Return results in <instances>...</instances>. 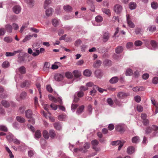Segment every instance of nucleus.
Listing matches in <instances>:
<instances>
[{
	"label": "nucleus",
	"mask_w": 158,
	"mask_h": 158,
	"mask_svg": "<svg viewBox=\"0 0 158 158\" xmlns=\"http://www.w3.org/2000/svg\"><path fill=\"white\" fill-rule=\"evenodd\" d=\"M129 95V94L125 93L123 92H120L117 95V97L120 99H123Z\"/></svg>",
	"instance_id": "nucleus-1"
},
{
	"label": "nucleus",
	"mask_w": 158,
	"mask_h": 158,
	"mask_svg": "<svg viewBox=\"0 0 158 158\" xmlns=\"http://www.w3.org/2000/svg\"><path fill=\"white\" fill-rule=\"evenodd\" d=\"M92 145L93 146L92 148L95 150L96 152H98L100 151V148H97L96 146L97 145L98 143V141L96 139L93 140L91 142Z\"/></svg>",
	"instance_id": "nucleus-2"
},
{
	"label": "nucleus",
	"mask_w": 158,
	"mask_h": 158,
	"mask_svg": "<svg viewBox=\"0 0 158 158\" xmlns=\"http://www.w3.org/2000/svg\"><path fill=\"white\" fill-rule=\"evenodd\" d=\"M123 10V7L121 6L119 4H116L114 7V10L117 14H120L121 13Z\"/></svg>",
	"instance_id": "nucleus-3"
},
{
	"label": "nucleus",
	"mask_w": 158,
	"mask_h": 158,
	"mask_svg": "<svg viewBox=\"0 0 158 158\" xmlns=\"http://www.w3.org/2000/svg\"><path fill=\"white\" fill-rule=\"evenodd\" d=\"M127 24L129 27L131 28H134L135 27V25L131 21V19L129 15H127Z\"/></svg>",
	"instance_id": "nucleus-4"
},
{
	"label": "nucleus",
	"mask_w": 158,
	"mask_h": 158,
	"mask_svg": "<svg viewBox=\"0 0 158 158\" xmlns=\"http://www.w3.org/2000/svg\"><path fill=\"white\" fill-rule=\"evenodd\" d=\"M20 53L18 56V62L20 63L24 61L25 59V53L23 52H19Z\"/></svg>",
	"instance_id": "nucleus-5"
},
{
	"label": "nucleus",
	"mask_w": 158,
	"mask_h": 158,
	"mask_svg": "<svg viewBox=\"0 0 158 158\" xmlns=\"http://www.w3.org/2000/svg\"><path fill=\"white\" fill-rule=\"evenodd\" d=\"M110 36V34L108 32H105L102 35L103 41L104 42H106L109 39Z\"/></svg>",
	"instance_id": "nucleus-6"
},
{
	"label": "nucleus",
	"mask_w": 158,
	"mask_h": 158,
	"mask_svg": "<svg viewBox=\"0 0 158 158\" xmlns=\"http://www.w3.org/2000/svg\"><path fill=\"white\" fill-rule=\"evenodd\" d=\"M120 144L118 146V150H120L121 148L122 147L123 145V143H121V142L120 140H117L116 141H114L112 142V145H117Z\"/></svg>",
	"instance_id": "nucleus-7"
},
{
	"label": "nucleus",
	"mask_w": 158,
	"mask_h": 158,
	"mask_svg": "<svg viewBox=\"0 0 158 158\" xmlns=\"http://www.w3.org/2000/svg\"><path fill=\"white\" fill-rule=\"evenodd\" d=\"M21 8L19 6L16 5L13 8V12L16 14H18L21 11Z\"/></svg>",
	"instance_id": "nucleus-8"
},
{
	"label": "nucleus",
	"mask_w": 158,
	"mask_h": 158,
	"mask_svg": "<svg viewBox=\"0 0 158 158\" xmlns=\"http://www.w3.org/2000/svg\"><path fill=\"white\" fill-rule=\"evenodd\" d=\"M21 50H19L17 51H15L13 52H6V56H11L15 55L16 54L20 52Z\"/></svg>",
	"instance_id": "nucleus-9"
},
{
	"label": "nucleus",
	"mask_w": 158,
	"mask_h": 158,
	"mask_svg": "<svg viewBox=\"0 0 158 158\" xmlns=\"http://www.w3.org/2000/svg\"><path fill=\"white\" fill-rule=\"evenodd\" d=\"M25 114L26 117L28 118L32 117L33 114L32 110L30 109L26 110L25 112Z\"/></svg>",
	"instance_id": "nucleus-10"
},
{
	"label": "nucleus",
	"mask_w": 158,
	"mask_h": 158,
	"mask_svg": "<svg viewBox=\"0 0 158 158\" xmlns=\"http://www.w3.org/2000/svg\"><path fill=\"white\" fill-rule=\"evenodd\" d=\"M127 152L129 154H131L135 152V148L134 147L130 146L128 147L127 151Z\"/></svg>",
	"instance_id": "nucleus-11"
},
{
	"label": "nucleus",
	"mask_w": 158,
	"mask_h": 158,
	"mask_svg": "<svg viewBox=\"0 0 158 158\" xmlns=\"http://www.w3.org/2000/svg\"><path fill=\"white\" fill-rule=\"evenodd\" d=\"M50 64L48 62H45L44 64L43 69L44 71L48 72L50 68Z\"/></svg>",
	"instance_id": "nucleus-12"
},
{
	"label": "nucleus",
	"mask_w": 158,
	"mask_h": 158,
	"mask_svg": "<svg viewBox=\"0 0 158 158\" xmlns=\"http://www.w3.org/2000/svg\"><path fill=\"white\" fill-rule=\"evenodd\" d=\"M102 63L100 60H97L94 62L93 66L95 68H98L101 65Z\"/></svg>",
	"instance_id": "nucleus-13"
},
{
	"label": "nucleus",
	"mask_w": 158,
	"mask_h": 158,
	"mask_svg": "<svg viewBox=\"0 0 158 158\" xmlns=\"http://www.w3.org/2000/svg\"><path fill=\"white\" fill-rule=\"evenodd\" d=\"M55 80L58 81H60L63 80V76L62 75L60 74H57L55 76Z\"/></svg>",
	"instance_id": "nucleus-14"
},
{
	"label": "nucleus",
	"mask_w": 158,
	"mask_h": 158,
	"mask_svg": "<svg viewBox=\"0 0 158 158\" xmlns=\"http://www.w3.org/2000/svg\"><path fill=\"white\" fill-rule=\"evenodd\" d=\"M95 76L98 78H100L102 76V73L100 70H97L95 72Z\"/></svg>",
	"instance_id": "nucleus-15"
},
{
	"label": "nucleus",
	"mask_w": 158,
	"mask_h": 158,
	"mask_svg": "<svg viewBox=\"0 0 158 158\" xmlns=\"http://www.w3.org/2000/svg\"><path fill=\"white\" fill-rule=\"evenodd\" d=\"M123 47L122 46H118L115 48V51L116 53L119 54L123 51Z\"/></svg>",
	"instance_id": "nucleus-16"
},
{
	"label": "nucleus",
	"mask_w": 158,
	"mask_h": 158,
	"mask_svg": "<svg viewBox=\"0 0 158 158\" xmlns=\"http://www.w3.org/2000/svg\"><path fill=\"white\" fill-rule=\"evenodd\" d=\"M5 28L7 32L10 33L12 32V27L11 25L9 24L6 25Z\"/></svg>",
	"instance_id": "nucleus-17"
},
{
	"label": "nucleus",
	"mask_w": 158,
	"mask_h": 158,
	"mask_svg": "<svg viewBox=\"0 0 158 158\" xmlns=\"http://www.w3.org/2000/svg\"><path fill=\"white\" fill-rule=\"evenodd\" d=\"M118 80V78L117 77H114L112 78L109 81L111 84H114L117 83Z\"/></svg>",
	"instance_id": "nucleus-18"
},
{
	"label": "nucleus",
	"mask_w": 158,
	"mask_h": 158,
	"mask_svg": "<svg viewBox=\"0 0 158 158\" xmlns=\"http://www.w3.org/2000/svg\"><path fill=\"white\" fill-rule=\"evenodd\" d=\"M16 120L19 122L23 123L25 122V119L20 116H17L16 117Z\"/></svg>",
	"instance_id": "nucleus-19"
},
{
	"label": "nucleus",
	"mask_w": 158,
	"mask_h": 158,
	"mask_svg": "<svg viewBox=\"0 0 158 158\" xmlns=\"http://www.w3.org/2000/svg\"><path fill=\"white\" fill-rule=\"evenodd\" d=\"M14 138V136L11 133H9L6 137L7 140L9 142H12Z\"/></svg>",
	"instance_id": "nucleus-20"
},
{
	"label": "nucleus",
	"mask_w": 158,
	"mask_h": 158,
	"mask_svg": "<svg viewBox=\"0 0 158 158\" xmlns=\"http://www.w3.org/2000/svg\"><path fill=\"white\" fill-rule=\"evenodd\" d=\"M30 85V82L26 80L23 82L21 85V86L22 88H23L25 87H28Z\"/></svg>",
	"instance_id": "nucleus-21"
},
{
	"label": "nucleus",
	"mask_w": 158,
	"mask_h": 158,
	"mask_svg": "<svg viewBox=\"0 0 158 158\" xmlns=\"http://www.w3.org/2000/svg\"><path fill=\"white\" fill-rule=\"evenodd\" d=\"M84 107H85L84 105H82L79 106L76 111L77 114H81L83 112Z\"/></svg>",
	"instance_id": "nucleus-22"
},
{
	"label": "nucleus",
	"mask_w": 158,
	"mask_h": 158,
	"mask_svg": "<svg viewBox=\"0 0 158 158\" xmlns=\"http://www.w3.org/2000/svg\"><path fill=\"white\" fill-rule=\"evenodd\" d=\"M52 12L53 9L52 8H48L46 10V15L47 16H49L52 15Z\"/></svg>",
	"instance_id": "nucleus-23"
},
{
	"label": "nucleus",
	"mask_w": 158,
	"mask_h": 158,
	"mask_svg": "<svg viewBox=\"0 0 158 158\" xmlns=\"http://www.w3.org/2000/svg\"><path fill=\"white\" fill-rule=\"evenodd\" d=\"M98 88V86L96 85H94L93 87V90L90 92V94L91 95L94 96L96 92V90Z\"/></svg>",
	"instance_id": "nucleus-24"
},
{
	"label": "nucleus",
	"mask_w": 158,
	"mask_h": 158,
	"mask_svg": "<svg viewBox=\"0 0 158 158\" xmlns=\"http://www.w3.org/2000/svg\"><path fill=\"white\" fill-rule=\"evenodd\" d=\"M91 74V71L89 69H85L83 72V74L87 77L90 76Z\"/></svg>",
	"instance_id": "nucleus-25"
},
{
	"label": "nucleus",
	"mask_w": 158,
	"mask_h": 158,
	"mask_svg": "<svg viewBox=\"0 0 158 158\" xmlns=\"http://www.w3.org/2000/svg\"><path fill=\"white\" fill-rule=\"evenodd\" d=\"M49 135L51 138L52 139L54 138L56 135V134L55 131L53 130H51L49 131Z\"/></svg>",
	"instance_id": "nucleus-26"
},
{
	"label": "nucleus",
	"mask_w": 158,
	"mask_h": 158,
	"mask_svg": "<svg viewBox=\"0 0 158 158\" xmlns=\"http://www.w3.org/2000/svg\"><path fill=\"white\" fill-rule=\"evenodd\" d=\"M152 130L155 131V132L153 133L152 134V136L154 137L156 135V134L157 133V132L156 131L158 130V127L156 126L155 125H153L152 126Z\"/></svg>",
	"instance_id": "nucleus-27"
},
{
	"label": "nucleus",
	"mask_w": 158,
	"mask_h": 158,
	"mask_svg": "<svg viewBox=\"0 0 158 158\" xmlns=\"http://www.w3.org/2000/svg\"><path fill=\"white\" fill-rule=\"evenodd\" d=\"M150 44L154 49H155L158 47L157 43L154 40H152L151 41Z\"/></svg>",
	"instance_id": "nucleus-28"
},
{
	"label": "nucleus",
	"mask_w": 158,
	"mask_h": 158,
	"mask_svg": "<svg viewBox=\"0 0 158 158\" xmlns=\"http://www.w3.org/2000/svg\"><path fill=\"white\" fill-rule=\"evenodd\" d=\"M133 90L135 92L142 91L144 90V88L142 87H135L133 88Z\"/></svg>",
	"instance_id": "nucleus-29"
},
{
	"label": "nucleus",
	"mask_w": 158,
	"mask_h": 158,
	"mask_svg": "<svg viewBox=\"0 0 158 158\" xmlns=\"http://www.w3.org/2000/svg\"><path fill=\"white\" fill-rule=\"evenodd\" d=\"M129 8L131 10L134 9L135 8L136 6V4L135 3L131 2L129 4Z\"/></svg>",
	"instance_id": "nucleus-30"
},
{
	"label": "nucleus",
	"mask_w": 158,
	"mask_h": 158,
	"mask_svg": "<svg viewBox=\"0 0 158 158\" xmlns=\"http://www.w3.org/2000/svg\"><path fill=\"white\" fill-rule=\"evenodd\" d=\"M52 23L54 26L57 27L59 25V20L56 19H54L52 20Z\"/></svg>",
	"instance_id": "nucleus-31"
},
{
	"label": "nucleus",
	"mask_w": 158,
	"mask_h": 158,
	"mask_svg": "<svg viewBox=\"0 0 158 158\" xmlns=\"http://www.w3.org/2000/svg\"><path fill=\"white\" fill-rule=\"evenodd\" d=\"M41 136V133L39 130H37L35 132V136L36 138H40Z\"/></svg>",
	"instance_id": "nucleus-32"
},
{
	"label": "nucleus",
	"mask_w": 158,
	"mask_h": 158,
	"mask_svg": "<svg viewBox=\"0 0 158 158\" xmlns=\"http://www.w3.org/2000/svg\"><path fill=\"white\" fill-rule=\"evenodd\" d=\"M151 7L154 9L156 10L158 8V4L155 2H153L151 3Z\"/></svg>",
	"instance_id": "nucleus-33"
},
{
	"label": "nucleus",
	"mask_w": 158,
	"mask_h": 158,
	"mask_svg": "<svg viewBox=\"0 0 158 158\" xmlns=\"http://www.w3.org/2000/svg\"><path fill=\"white\" fill-rule=\"evenodd\" d=\"M25 1L31 7L33 6L34 3V0H25Z\"/></svg>",
	"instance_id": "nucleus-34"
},
{
	"label": "nucleus",
	"mask_w": 158,
	"mask_h": 158,
	"mask_svg": "<svg viewBox=\"0 0 158 158\" xmlns=\"http://www.w3.org/2000/svg\"><path fill=\"white\" fill-rule=\"evenodd\" d=\"M43 135L44 137L46 139H48L49 137V135L48 132L46 130H44L43 131Z\"/></svg>",
	"instance_id": "nucleus-35"
},
{
	"label": "nucleus",
	"mask_w": 158,
	"mask_h": 158,
	"mask_svg": "<svg viewBox=\"0 0 158 158\" xmlns=\"http://www.w3.org/2000/svg\"><path fill=\"white\" fill-rule=\"evenodd\" d=\"M2 105L5 107H8L10 106L9 102L5 100H2L1 102Z\"/></svg>",
	"instance_id": "nucleus-36"
},
{
	"label": "nucleus",
	"mask_w": 158,
	"mask_h": 158,
	"mask_svg": "<svg viewBox=\"0 0 158 158\" xmlns=\"http://www.w3.org/2000/svg\"><path fill=\"white\" fill-rule=\"evenodd\" d=\"M54 127L57 130H60L61 129V126L60 123H56L54 124Z\"/></svg>",
	"instance_id": "nucleus-37"
},
{
	"label": "nucleus",
	"mask_w": 158,
	"mask_h": 158,
	"mask_svg": "<svg viewBox=\"0 0 158 158\" xmlns=\"http://www.w3.org/2000/svg\"><path fill=\"white\" fill-rule=\"evenodd\" d=\"M64 9L66 11H71L72 10V7L69 5L65 6H64Z\"/></svg>",
	"instance_id": "nucleus-38"
},
{
	"label": "nucleus",
	"mask_w": 158,
	"mask_h": 158,
	"mask_svg": "<svg viewBox=\"0 0 158 158\" xmlns=\"http://www.w3.org/2000/svg\"><path fill=\"white\" fill-rule=\"evenodd\" d=\"M74 77L76 78H78L81 76V73L77 70H74L73 72Z\"/></svg>",
	"instance_id": "nucleus-39"
},
{
	"label": "nucleus",
	"mask_w": 158,
	"mask_h": 158,
	"mask_svg": "<svg viewBox=\"0 0 158 158\" xmlns=\"http://www.w3.org/2000/svg\"><path fill=\"white\" fill-rule=\"evenodd\" d=\"M4 41L7 43H10L12 42V39L9 37H5L3 39Z\"/></svg>",
	"instance_id": "nucleus-40"
},
{
	"label": "nucleus",
	"mask_w": 158,
	"mask_h": 158,
	"mask_svg": "<svg viewBox=\"0 0 158 158\" xmlns=\"http://www.w3.org/2000/svg\"><path fill=\"white\" fill-rule=\"evenodd\" d=\"M116 130L118 131L122 132L124 131V128L120 125H118L115 128Z\"/></svg>",
	"instance_id": "nucleus-41"
},
{
	"label": "nucleus",
	"mask_w": 158,
	"mask_h": 158,
	"mask_svg": "<svg viewBox=\"0 0 158 158\" xmlns=\"http://www.w3.org/2000/svg\"><path fill=\"white\" fill-rule=\"evenodd\" d=\"M139 140V137L138 136H135L132 139V142L134 143H137Z\"/></svg>",
	"instance_id": "nucleus-42"
},
{
	"label": "nucleus",
	"mask_w": 158,
	"mask_h": 158,
	"mask_svg": "<svg viewBox=\"0 0 158 158\" xmlns=\"http://www.w3.org/2000/svg\"><path fill=\"white\" fill-rule=\"evenodd\" d=\"M0 130L6 132L8 131V129L6 126L4 125H0Z\"/></svg>",
	"instance_id": "nucleus-43"
},
{
	"label": "nucleus",
	"mask_w": 158,
	"mask_h": 158,
	"mask_svg": "<svg viewBox=\"0 0 158 158\" xmlns=\"http://www.w3.org/2000/svg\"><path fill=\"white\" fill-rule=\"evenodd\" d=\"M95 21L98 23H100L102 21L103 18L101 16H98L95 18Z\"/></svg>",
	"instance_id": "nucleus-44"
},
{
	"label": "nucleus",
	"mask_w": 158,
	"mask_h": 158,
	"mask_svg": "<svg viewBox=\"0 0 158 158\" xmlns=\"http://www.w3.org/2000/svg\"><path fill=\"white\" fill-rule=\"evenodd\" d=\"M51 1L50 0H46L45 1L44 4V8L46 9L48 5L51 3Z\"/></svg>",
	"instance_id": "nucleus-45"
},
{
	"label": "nucleus",
	"mask_w": 158,
	"mask_h": 158,
	"mask_svg": "<svg viewBox=\"0 0 158 158\" xmlns=\"http://www.w3.org/2000/svg\"><path fill=\"white\" fill-rule=\"evenodd\" d=\"M48 97L49 99L51 101H52L55 102H57V99L52 96L51 95H48Z\"/></svg>",
	"instance_id": "nucleus-46"
},
{
	"label": "nucleus",
	"mask_w": 158,
	"mask_h": 158,
	"mask_svg": "<svg viewBox=\"0 0 158 158\" xmlns=\"http://www.w3.org/2000/svg\"><path fill=\"white\" fill-rule=\"evenodd\" d=\"M19 71L21 74H24L26 72L25 68L24 66H22L19 68Z\"/></svg>",
	"instance_id": "nucleus-47"
},
{
	"label": "nucleus",
	"mask_w": 158,
	"mask_h": 158,
	"mask_svg": "<svg viewBox=\"0 0 158 158\" xmlns=\"http://www.w3.org/2000/svg\"><path fill=\"white\" fill-rule=\"evenodd\" d=\"M9 66V63L8 61H6L4 62L2 64V67L4 68H6Z\"/></svg>",
	"instance_id": "nucleus-48"
},
{
	"label": "nucleus",
	"mask_w": 158,
	"mask_h": 158,
	"mask_svg": "<svg viewBox=\"0 0 158 158\" xmlns=\"http://www.w3.org/2000/svg\"><path fill=\"white\" fill-rule=\"evenodd\" d=\"M150 31L153 32L156 30V27L154 26H152L149 27L148 28Z\"/></svg>",
	"instance_id": "nucleus-49"
},
{
	"label": "nucleus",
	"mask_w": 158,
	"mask_h": 158,
	"mask_svg": "<svg viewBox=\"0 0 158 158\" xmlns=\"http://www.w3.org/2000/svg\"><path fill=\"white\" fill-rule=\"evenodd\" d=\"M152 127H147L146 129V134H149L152 132Z\"/></svg>",
	"instance_id": "nucleus-50"
},
{
	"label": "nucleus",
	"mask_w": 158,
	"mask_h": 158,
	"mask_svg": "<svg viewBox=\"0 0 158 158\" xmlns=\"http://www.w3.org/2000/svg\"><path fill=\"white\" fill-rule=\"evenodd\" d=\"M132 74V70L130 69H128L126 71V75L127 76H130Z\"/></svg>",
	"instance_id": "nucleus-51"
},
{
	"label": "nucleus",
	"mask_w": 158,
	"mask_h": 158,
	"mask_svg": "<svg viewBox=\"0 0 158 158\" xmlns=\"http://www.w3.org/2000/svg\"><path fill=\"white\" fill-rule=\"evenodd\" d=\"M27 26H28V25L27 24H23L22 26L19 31V32L20 33H22L23 32V31H24V29L25 28L27 27Z\"/></svg>",
	"instance_id": "nucleus-52"
},
{
	"label": "nucleus",
	"mask_w": 158,
	"mask_h": 158,
	"mask_svg": "<svg viewBox=\"0 0 158 158\" xmlns=\"http://www.w3.org/2000/svg\"><path fill=\"white\" fill-rule=\"evenodd\" d=\"M31 38V35H28L26 36L25 38L23 40V43L26 42L27 40H29Z\"/></svg>",
	"instance_id": "nucleus-53"
},
{
	"label": "nucleus",
	"mask_w": 158,
	"mask_h": 158,
	"mask_svg": "<svg viewBox=\"0 0 158 158\" xmlns=\"http://www.w3.org/2000/svg\"><path fill=\"white\" fill-rule=\"evenodd\" d=\"M114 102L115 103L119 106H121L122 105V104L121 102L117 99H115L114 101Z\"/></svg>",
	"instance_id": "nucleus-54"
},
{
	"label": "nucleus",
	"mask_w": 158,
	"mask_h": 158,
	"mask_svg": "<svg viewBox=\"0 0 158 158\" xmlns=\"http://www.w3.org/2000/svg\"><path fill=\"white\" fill-rule=\"evenodd\" d=\"M65 76L68 78H71L73 77V75L71 73L68 72L65 73Z\"/></svg>",
	"instance_id": "nucleus-55"
},
{
	"label": "nucleus",
	"mask_w": 158,
	"mask_h": 158,
	"mask_svg": "<svg viewBox=\"0 0 158 158\" xmlns=\"http://www.w3.org/2000/svg\"><path fill=\"white\" fill-rule=\"evenodd\" d=\"M108 103L110 106H112L113 105L114 103L112 99L111 98H109L107 100Z\"/></svg>",
	"instance_id": "nucleus-56"
},
{
	"label": "nucleus",
	"mask_w": 158,
	"mask_h": 158,
	"mask_svg": "<svg viewBox=\"0 0 158 158\" xmlns=\"http://www.w3.org/2000/svg\"><path fill=\"white\" fill-rule=\"evenodd\" d=\"M102 10L103 13L107 15H109L110 13V10L109 9L103 8L102 9Z\"/></svg>",
	"instance_id": "nucleus-57"
},
{
	"label": "nucleus",
	"mask_w": 158,
	"mask_h": 158,
	"mask_svg": "<svg viewBox=\"0 0 158 158\" xmlns=\"http://www.w3.org/2000/svg\"><path fill=\"white\" fill-rule=\"evenodd\" d=\"M134 99L135 102H139L141 100V98L139 96H136L134 97Z\"/></svg>",
	"instance_id": "nucleus-58"
},
{
	"label": "nucleus",
	"mask_w": 158,
	"mask_h": 158,
	"mask_svg": "<svg viewBox=\"0 0 158 158\" xmlns=\"http://www.w3.org/2000/svg\"><path fill=\"white\" fill-rule=\"evenodd\" d=\"M66 116L65 115H60L58 117V119L59 120L62 121L64 120L66 118Z\"/></svg>",
	"instance_id": "nucleus-59"
},
{
	"label": "nucleus",
	"mask_w": 158,
	"mask_h": 158,
	"mask_svg": "<svg viewBox=\"0 0 158 158\" xmlns=\"http://www.w3.org/2000/svg\"><path fill=\"white\" fill-rule=\"evenodd\" d=\"M142 42L140 40H137L135 42V44L136 46H139L141 45Z\"/></svg>",
	"instance_id": "nucleus-60"
},
{
	"label": "nucleus",
	"mask_w": 158,
	"mask_h": 158,
	"mask_svg": "<svg viewBox=\"0 0 158 158\" xmlns=\"http://www.w3.org/2000/svg\"><path fill=\"white\" fill-rule=\"evenodd\" d=\"M12 142H13L15 144L17 145L19 144L20 143V141L15 137L14 138V139H13V140L12 141Z\"/></svg>",
	"instance_id": "nucleus-61"
},
{
	"label": "nucleus",
	"mask_w": 158,
	"mask_h": 158,
	"mask_svg": "<svg viewBox=\"0 0 158 158\" xmlns=\"http://www.w3.org/2000/svg\"><path fill=\"white\" fill-rule=\"evenodd\" d=\"M6 33L5 29L3 28L0 29V36H2L4 35Z\"/></svg>",
	"instance_id": "nucleus-62"
},
{
	"label": "nucleus",
	"mask_w": 158,
	"mask_h": 158,
	"mask_svg": "<svg viewBox=\"0 0 158 158\" xmlns=\"http://www.w3.org/2000/svg\"><path fill=\"white\" fill-rule=\"evenodd\" d=\"M29 29L31 31L35 33H38L40 31L39 30L34 27H31Z\"/></svg>",
	"instance_id": "nucleus-63"
},
{
	"label": "nucleus",
	"mask_w": 158,
	"mask_h": 158,
	"mask_svg": "<svg viewBox=\"0 0 158 158\" xmlns=\"http://www.w3.org/2000/svg\"><path fill=\"white\" fill-rule=\"evenodd\" d=\"M84 95V93L81 91L77 92V95L78 98H81Z\"/></svg>",
	"instance_id": "nucleus-64"
}]
</instances>
